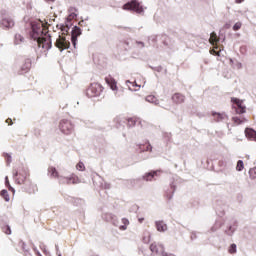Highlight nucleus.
Masks as SVG:
<instances>
[{"instance_id": "obj_15", "label": "nucleus", "mask_w": 256, "mask_h": 256, "mask_svg": "<svg viewBox=\"0 0 256 256\" xmlns=\"http://www.w3.org/2000/svg\"><path fill=\"white\" fill-rule=\"evenodd\" d=\"M218 41H219V37H217V33L212 32L210 34L209 43L213 45L214 49H219V46L217 45Z\"/></svg>"}, {"instance_id": "obj_8", "label": "nucleus", "mask_w": 256, "mask_h": 256, "mask_svg": "<svg viewBox=\"0 0 256 256\" xmlns=\"http://www.w3.org/2000/svg\"><path fill=\"white\" fill-rule=\"evenodd\" d=\"M60 183H66L67 185H77L78 183H81V180L78 176L72 175L71 177H64L60 179Z\"/></svg>"}, {"instance_id": "obj_23", "label": "nucleus", "mask_w": 256, "mask_h": 256, "mask_svg": "<svg viewBox=\"0 0 256 256\" xmlns=\"http://www.w3.org/2000/svg\"><path fill=\"white\" fill-rule=\"evenodd\" d=\"M137 121H139V119L138 118H136V117H132V118H128V120H127V125L129 126V127H135V125H137Z\"/></svg>"}, {"instance_id": "obj_5", "label": "nucleus", "mask_w": 256, "mask_h": 256, "mask_svg": "<svg viewBox=\"0 0 256 256\" xmlns=\"http://www.w3.org/2000/svg\"><path fill=\"white\" fill-rule=\"evenodd\" d=\"M87 97H99L101 95V86L99 84H91L86 90Z\"/></svg>"}, {"instance_id": "obj_36", "label": "nucleus", "mask_w": 256, "mask_h": 256, "mask_svg": "<svg viewBox=\"0 0 256 256\" xmlns=\"http://www.w3.org/2000/svg\"><path fill=\"white\" fill-rule=\"evenodd\" d=\"M15 39H16V41H19V40H20V42H21V41H24L23 36H21L20 34H17V35L15 36Z\"/></svg>"}, {"instance_id": "obj_18", "label": "nucleus", "mask_w": 256, "mask_h": 256, "mask_svg": "<svg viewBox=\"0 0 256 256\" xmlns=\"http://www.w3.org/2000/svg\"><path fill=\"white\" fill-rule=\"evenodd\" d=\"M31 69V59H26L21 67V73H28V71Z\"/></svg>"}, {"instance_id": "obj_7", "label": "nucleus", "mask_w": 256, "mask_h": 256, "mask_svg": "<svg viewBox=\"0 0 256 256\" xmlns=\"http://www.w3.org/2000/svg\"><path fill=\"white\" fill-rule=\"evenodd\" d=\"M71 46V43L69 42V40H67V38H65V36H59L55 42V47H57V49H59L60 51H64V49H69V47Z\"/></svg>"}, {"instance_id": "obj_27", "label": "nucleus", "mask_w": 256, "mask_h": 256, "mask_svg": "<svg viewBox=\"0 0 256 256\" xmlns=\"http://www.w3.org/2000/svg\"><path fill=\"white\" fill-rule=\"evenodd\" d=\"M2 231L5 233V235H11V227H9V225H3Z\"/></svg>"}, {"instance_id": "obj_39", "label": "nucleus", "mask_w": 256, "mask_h": 256, "mask_svg": "<svg viewBox=\"0 0 256 256\" xmlns=\"http://www.w3.org/2000/svg\"><path fill=\"white\" fill-rule=\"evenodd\" d=\"M138 221L139 223H143V221H145V218H139Z\"/></svg>"}, {"instance_id": "obj_41", "label": "nucleus", "mask_w": 256, "mask_h": 256, "mask_svg": "<svg viewBox=\"0 0 256 256\" xmlns=\"http://www.w3.org/2000/svg\"><path fill=\"white\" fill-rule=\"evenodd\" d=\"M162 255H163V256H171V255H169V254H167V253H165V252H163Z\"/></svg>"}, {"instance_id": "obj_24", "label": "nucleus", "mask_w": 256, "mask_h": 256, "mask_svg": "<svg viewBox=\"0 0 256 256\" xmlns=\"http://www.w3.org/2000/svg\"><path fill=\"white\" fill-rule=\"evenodd\" d=\"M123 225L119 227L120 231H125L129 225V220L127 218L122 219Z\"/></svg>"}, {"instance_id": "obj_16", "label": "nucleus", "mask_w": 256, "mask_h": 256, "mask_svg": "<svg viewBox=\"0 0 256 256\" xmlns=\"http://www.w3.org/2000/svg\"><path fill=\"white\" fill-rule=\"evenodd\" d=\"M212 117H214V121L219 123V121H223L224 119H227V114H225V112H222V113L212 112Z\"/></svg>"}, {"instance_id": "obj_10", "label": "nucleus", "mask_w": 256, "mask_h": 256, "mask_svg": "<svg viewBox=\"0 0 256 256\" xmlns=\"http://www.w3.org/2000/svg\"><path fill=\"white\" fill-rule=\"evenodd\" d=\"M150 251L152 253H155L156 255H159V253H164L165 248L163 247V245L161 244H157V243H152L150 245Z\"/></svg>"}, {"instance_id": "obj_34", "label": "nucleus", "mask_w": 256, "mask_h": 256, "mask_svg": "<svg viewBox=\"0 0 256 256\" xmlns=\"http://www.w3.org/2000/svg\"><path fill=\"white\" fill-rule=\"evenodd\" d=\"M146 236L143 237V241L144 243H149V241H151V234H149V232L145 233Z\"/></svg>"}, {"instance_id": "obj_43", "label": "nucleus", "mask_w": 256, "mask_h": 256, "mask_svg": "<svg viewBox=\"0 0 256 256\" xmlns=\"http://www.w3.org/2000/svg\"><path fill=\"white\" fill-rule=\"evenodd\" d=\"M133 91H137V89L136 88H134V89H132Z\"/></svg>"}, {"instance_id": "obj_19", "label": "nucleus", "mask_w": 256, "mask_h": 256, "mask_svg": "<svg viewBox=\"0 0 256 256\" xmlns=\"http://www.w3.org/2000/svg\"><path fill=\"white\" fill-rule=\"evenodd\" d=\"M232 121L234 125H243V123H247V120L243 116H234L232 117Z\"/></svg>"}, {"instance_id": "obj_14", "label": "nucleus", "mask_w": 256, "mask_h": 256, "mask_svg": "<svg viewBox=\"0 0 256 256\" xmlns=\"http://www.w3.org/2000/svg\"><path fill=\"white\" fill-rule=\"evenodd\" d=\"M245 136L247 139H250V141H256V131L252 128L245 129Z\"/></svg>"}, {"instance_id": "obj_17", "label": "nucleus", "mask_w": 256, "mask_h": 256, "mask_svg": "<svg viewBox=\"0 0 256 256\" xmlns=\"http://www.w3.org/2000/svg\"><path fill=\"white\" fill-rule=\"evenodd\" d=\"M2 27H5L6 29H9L15 25V22L11 18H4L1 21Z\"/></svg>"}, {"instance_id": "obj_9", "label": "nucleus", "mask_w": 256, "mask_h": 256, "mask_svg": "<svg viewBox=\"0 0 256 256\" xmlns=\"http://www.w3.org/2000/svg\"><path fill=\"white\" fill-rule=\"evenodd\" d=\"M80 35H81V28L75 26L71 34V41H72L73 47H77V37H80Z\"/></svg>"}, {"instance_id": "obj_12", "label": "nucleus", "mask_w": 256, "mask_h": 256, "mask_svg": "<svg viewBox=\"0 0 256 256\" xmlns=\"http://www.w3.org/2000/svg\"><path fill=\"white\" fill-rule=\"evenodd\" d=\"M173 103H176L177 105H180L181 103H185V95L181 93H175L172 96Z\"/></svg>"}, {"instance_id": "obj_31", "label": "nucleus", "mask_w": 256, "mask_h": 256, "mask_svg": "<svg viewBox=\"0 0 256 256\" xmlns=\"http://www.w3.org/2000/svg\"><path fill=\"white\" fill-rule=\"evenodd\" d=\"M76 169H77V171H85V164L83 162H79L76 165Z\"/></svg>"}, {"instance_id": "obj_26", "label": "nucleus", "mask_w": 256, "mask_h": 256, "mask_svg": "<svg viewBox=\"0 0 256 256\" xmlns=\"http://www.w3.org/2000/svg\"><path fill=\"white\" fill-rule=\"evenodd\" d=\"M245 169V165L243 164V160H239L236 165V171H243Z\"/></svg>"}, {"instance_id": "obj_4", "label": "nucleus", "mask_w": 256, "mask_h": 256, "mask_svg": "<svg viewBox=\"0 0 256 256\" xmlns=\"http://www.w3.org/2000/svg\"><path fill=\"white\" fill-rule=\"evenodd\" d=\"M59 129L64 135H71L73 133V123L69 120H61L59 124Z\"/></svg>"}, {"instance_id": "obj_29", "label": "nucleus", "mask_w": 256, "mask_h": 256, "mask_svg": "<svg viewBox=\"0 0 256 256\" xmlns=\"http://www.w3.org/2000/svg\"><path fill=\"white\" fill-rule=\"evenodd\" d=\"M60 29L62 31V35H67V33H69V26L67 25H61Z\"/></svg>"}, {"instance_id": "obj_33", "label": "nucleus", "mask_w": 256, "mask_h": 256, "mask_svg": "<svg viewBox=\"0 0 256 256\" xmlns=\"http://www.w3.org/2000/svg\"><path fill=\"white\" fill-rule=\"evenodd\" d=\"M249 175L252 179H256V167L250 169Z\"/></svg>"}, {"instance_id": "obj_30", "label": "nucleus", "mask_w": 256, "mask_h": 256, "mask_svg": "<svg viewBox=\"0 0 256 256\" xmlns=\"http://www.w3.org/2000/svg\"><path fill=\"white\" fill-rule=\"evenodd\" d=\"M219 48H214L210 50L211 55H216L217 57H221V50L217 51Z\"/></svg>"}, {"instance_id": "obj_22", "label": "nucleus", "mask_w": 256, "mask_h": 256, "mask_svg": "<svg viewBox=\"0 0 256 256\" xmlns=\"http://www.w3.org/2000/svg\"><path fill=\"white\" fill-rule=\"evenodd\" d=\"M146 101L148 103H154V105H158L159 104V100H157V97H155L154 95H149L146 97Z\"/></svg>"}, {"instance_id": "obj_11", "label": "nucleus", "mask_w": 256, "mask_h": 256, "mask_svg": "<svg viewBox=\"0 0 256 256\" xmlns=\"http://www.w3.org/2000/svg\"><path fill=\"white\" fill-rule=\"evenodd\" d=\"M158 173H161V171L156 170V171H151V172L145 173L142 176V179H143V181H153V179L155 177H157Z\"/></svg>"}, {"instance_id": "obj_44", "label": "nucleus", "mask_w": 256, "mask_h": 256, "mask_svg": "<svg viewBox=\"0 0 256 256\" xmlns=\"http://www.w3.org/2000/svg\"><path fill=\"white\" fill-rule=\"evenodd\" d=\"M127 83H131L130 81H128Z\"/></svg>"}, {"instance_id": "obj_42", "label": "nucleus", "mask_w": 256, "mask_h": 256, "mask_svg": "<svg viewBox=\"0 0 256 256\" xmlns=\"http://www.w3.org/2000/svg\"><path fill=\"white\" fill-rule=\"evenodd\" d=\"M46 1H48V2H50V3H53L55 0H46Z\"/></svg>"}, {"instance_id": "obj_32", "label": "nucleus", "mask_w": 256, "mask_h": 256, "mask_svg": "<svg viewBox=\"0 0 256 256\" xmlns=\"http://www.w3.org/2000/svg\"><path fill=\"white\" fill-rule=\"evenodd\" d=\"M3 157H4V159H5L6 163H7V165H10V164H11V161H12V160H11V155L5 153V154L3 155Z\"/></svg>"}, {"instance_id": "obj_37", "label": "nucleus", "mask_w": 256, "mask_h": 256, "mask_svg": "<svg viewBox=\"0 0 256 256\" xmlns=\"http://www.w3.org/2000/svg\"><path fill=\"white\" fill-rule=\"evenodd\" d=\"M6 123H7L8 125H13V120H12L11 118H7V119H6Z\"/></svg>"}, {"instance_id": "obj_3", "label": "nucleus", "mask_w": 256, "mask_h": 256, "mask_svg": "<svg viewBox=\"0 0 256 256\" xmlns=\"http://www.w3.org/2000/svg\"><path fill=\"white\" fill-rule=\"evenodd\" d=\"M231 102L233 103L232 109L235 110L237 115H243V113H246L247 107H245V104H243V100L232 97Z\"/></svg>"}, {"instance_id": "obj_13", "label": "nucleus", "mask_w": 256, "mask_h": 256, "mask_svg": "<svg viewBox=\"0 0 256 256\" xmlns=\"http://www.w3.org/2000/svg\"><path fill=\"white\" fill-rule=\"evenodd\" d=\"M105 81L112 91H117V81H115L113 77L108 76L105 78Z\"/></svg>"}, {"instance_id": "obj_40", "label": "nucleus", "mask_w": 256, "mask_h": 256, "mask_svg": "<svg viewBox=\"0 0 256 256\" xmlns=\"http://www.w3.org/2000/svg\"><path fill=\"white\" fill-rule=\"evenodd\" d=\"M245 0H236V3H243Z\"/></svg>"}, {"instance_id": "obj_20", "label": "nucleus", "mask_w": 256, "mask_h": 256, "mask_svg": "<svg viewBox=\"0 0 256 256\" xmlns=\"http://www.w3.org/2000/svg\"><path fill=\"white\" fill-rule=\"evenodd\" d=\"M156 229L157 231H160V233H164V231H167V224H165L163 221H157Z\"/></svg>"}, {"instance_id": "obj_6", "label": "nucleus", "mask_w": 256, "mask_h": 256, "mask_svg": "<svg viewBox=\"0 0 256 256\" xmlns=\"http://www.w3.org/2000/svg\"><path fill=\"white\" fill-rule=\"evenodd\" d=\"M27 177H29V172L23 168L15 172V181L18 185H23L27 181Z\"/></svg>"}, {"instance_id": "obj_35", "label": "nucleus", "mask_w": 256, "mask_h": 256, "mask_svg": "<svg viewBox=\"0 0 256 256\" xmlns=\"http://www.w3.org/2000/svg\"><path fill=\"white\" fill-rule=\"evenodd\" d=\"M242 25L243 24L241 22H236L233 26V31H239V29H241Z\"/></svg>"}, {"instance_id": "obj_38", "label": "nucleus", "mask_w": 256, "mask_h": 256, "mask_svg": "<svg viewBox=\"0 0 256 256\" xmlns=\"http://www.w3.org/2000/svg\"><path fill=\"white\" fill-rule=\"evenodd\" d=\"M131 85L133 86V87H141V86H139V85H137L135 82H133V83H131Z\"/></svg>"}, {"instance_id": "obj_25", "label": "nucleus", "mask_w": 256, "mask_h": 256, "mask_svg": "<svg viewBox=\"0 0 256 256\" xmlns=\"http://www.w3.org/2000/svg\"><path fill=\"white\" fill-rule=\"evenodd\" d=\"M0 195L2 198H4L5 201H9L10 197H9V192L7 190H2L0 192Z\"/></svg>"}, {"instance_id": "obj_21", "label": "nucleus", "mask_w": 256, "mask_h": 256, "mask_svg": "<svg viewBox=\"0 0 256 256\" xmlns=\"http://www.w3.org/2000/svg\"><path fill=\"white\" fill-rule=\"evenodd\" d=\"M48 173L50 175V177H53L54 179H59V172L57 171V169L53 166H50L48 168Z\"/></svg>"}, {"instance_id": "obj_2", "label": "nucleus", "mask_w": 256, "mask_h": 256, "mask_svg": "<svg viewBox=\"0 0 256 256\" xmlns=\"http://www.w3.org/2000/svg\"><path fill=\"white\" fill-rule=\"evenodd\" d=\"M122 9L124 11H133L134 13H137L138 15H142L144 13L143 6L141 5V2L139 0H131L123 5Z\"/></svg>"}, {"instance_id": "obj_1", "label": "nucleus", "mask_w": 256, "mask_h": 256, "mask_svg": "<svg viewBox=\"0 0 256 256\" xmlns=\"http://www.w3.org/2000/svg\"><path fill=\"white\" fill-rule=\"evenodd\" d=\"M30 37L34 41H37L38 47H41L45 51H49L53 47L51 35L49 34V25L47 23L44 24L41 21L34 22Z\"/></svg>"}, {"instance_id": "obj_28", "label": "nucleus", "mask_w": 256, "mask_h": 256, "mask_svg": "<svg viewBox=\"0 0 256 256\" xmlns=\"http://www.w3.org/2000/svg\"><path fill=\"white\" fill-rule=\"evenodd\" d=\"M228 253L231 255L237 253V245L236 244H231V246L228 249Z\"/></svg>"}]
</instances>
